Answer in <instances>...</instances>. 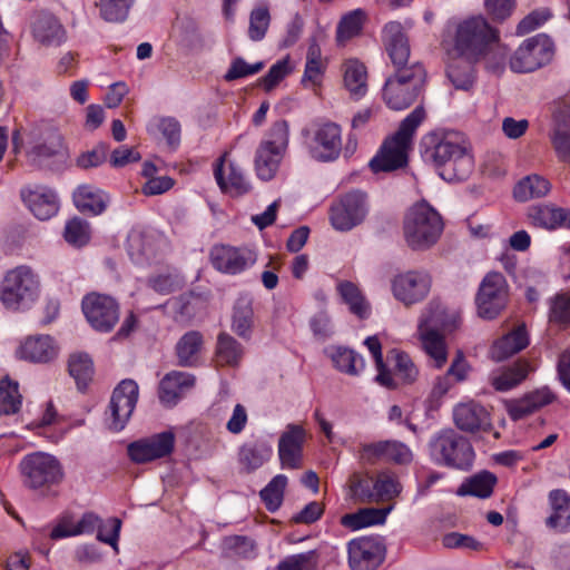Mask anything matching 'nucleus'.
Listing matches in <instances>:
<instances>
[{"label": "nucleus", "mask_w": 570, "mask_h": 570, "mask_svg": "<svg viewBox=\"0 0 570 570\" xmlns=\"http://www.w3.org/2000/svg\"><path fill=\"white\" fill-rule=\"evenodd\" d=\"M449 37L456 56L470 61H484L485 67L493 72L503 68L507 52L501 45L500 31L483 16L454 22Z\"/></svg>", "instance_id": "obj_1"}, {"label": "nucleus", "mask_w": 570, "mask_h": 570, "mask_svg": "<svg viewBox=\"0 0 570 570\" xmlns=\"http://www.w3.org/2000/svg\"><path fill=\"white\" fill-rule=\"evenodd\" d=\"M460 321L459 314L449 313L445 306L436 299L431 301L423 311L417 334L422 347L433 362L434 367L441 368L446 363L448 352L443 334L454 331Z\"/></svg>", "instance_id": "obj_2"}, {"label": "nucleus", "mask_w": 570, "mask_h": 570, "mask_svg": "<svg viewBox=\"0 0 570 570\" xmlns=\"http://www.w3.org/2000/svg\"><path fill=\"white\" fill-rule=\"evenodd\" d=\"M421 146L424 160L442 168L440 176L445 180H464L473 170L472 155L465 146L450 137L440 138L436 134H429Z\"/></svg>", "instance_id": "obj_3"}, {"label": "nucleus", "mask_w": 570, "mask_h": 570, "mask_svg": "<svg viewBox=\"0 0 570 570\" xmlns=\"http://www.w3.org/2000/svg\"><path fill=\"white\" fill-rule=\"evenodd\" d=\"M425 116L424 108L417 106L401 121L395 134L384 140L379 153L370 161L373 173H390L407 165V154L412 147L413 136Z\"/></svg>", "instance_id": "obj_4"}, {"label": "nucleus", "mask_w": 570, "mask_h": 570, "mask_svg": "<svg viewBox=\"0 0 570 570\" xmlns=\"http://www.w3.org/2000/svg\"><path fill=\"white\" fill-rule=\"evenodd\" d=\"M443 232L441 215L426 202L409 208L403 220V236L413 250H426L436 244Z\"/></svg>", "instance_id": "obj_5"}, {"label": "nucleus", "mask_w": 570, "mask_h": 570, "mask_svg": "<svg viewBox=\"0 0 570 570\" xmlns=\"http://www.w3.org/2000/svg\"><path fill=\"white\" fill-rule=\"evenodd\" d=\"M426 71L420 61L411 63L410 69H401L390 76L383 87V100L393 110L410 107L422 91Z\"/></svg>", "instance_id": "obj_6"}, {"label": "nucleus", "mask_w": 570, "mask_h": 570, "mask_svg": "<svg viewBox=\"0 0 570 570\" xmlns=\"http://www.w3.org/2000/svg\"><path fill=\"white\" fill-rule=\"evenodd\" d=\"M20 473L23 485L30 490H47L63 479L60 462L43 452L26 455L20 462Z\"/></svg>", "instance_id": "obj_7"}, {"label": "nucleus", "mask_w": 570, "mask_h": 570, "mask_svg": "<svg viewBox=\"0 0 570 570\" xmlns=\"http://www.w3.org/2000/svg\"><path fill=\"white\" fill-rule=\"evenodd\" d=\"M430 446L432 455L446 466L468 470L473 464L474 451L470 441L453 430L440 432Z\"/></svg>", "instance_id": "obj_8"}, {"label": "nucleus", "mask_w": 570, "mask_h": 570, "mask_svg": "<svg viewBox=\"0 0 570 570\" xmlns=\"http://www.w3.org/2000/svg\"><path fill=\"white\" fill-rule=\"evenodd\" d=\"M38 285L30 267L18 266L6 274L0 286V301L7 308L17 311L35 299Z\"/></svg>", "instance_id": "obj_9"}, {"label": "nucleus", "mask_w": 570, "mask_h": 570, "mask_svg": "<svg viewBox=\"0 0 570 570\" xmlns=\"http://www.w3.org/2000/svg\"><path fill=\"white\" fill-rule=\"evenodd\" d=\"M554 55L552 40L544 33L525 39L510 58L515 72H532L548 65Z\"/></svg>", "instance_id": "obj_10"}, {"label": "nucleus", "mask_w": 570, "mask_h": 570, "mask_svg": "<svg viewBox=\"0 0 570 570\" xmlns=\"http://www.w3.org/2000/svg\"><path fill=\"white\" fill-rule=\"evenodd\" d=\"M367 214V194L355 189L345 193L332 205L330 219L336 230L347 232L362 224Z\"/></svg>", "instance_id": "obj_11"}, {"label": "nucleus", "mask_w": 570, "mask_h": 570, "mask_svg": "<svg viewBox=\"0 0 570 570\" xmlns=\"http://www.w3.org/2000/svg\"><path fill=\"white\" fill-rule=\"evenodd\" d=\"M509 288L501 273H489L482 279L475 296L478 315L484 320H494L505 308Z\"/></svg>", "instance_id": "obj_12"}, {"label": "nucleus", "mask_w": 570, "mask_h": 570, "mask_svg": "<svg viewBox=\"0 0 570 570\" xmlns=\"http://www.w3.org/2000/svg\"><path fill=\"white\" fill-rule=\"evenodd\" d=\"M81 309L87 322L97 332L108 333L119 321V304L110 295L91 292L83 296Z\"/></svg>", "instance_id": "obj_13"}, {"label": "nucleus", "mask_w": 570, "mask_h": 570, "mask_svg": "<svg viewBox=\"0 0 570 570\" xmlns=\"http://www.w3.org/2000/svg\"><path fill=\"white\" fill-rule=\"evenodd\" d=\"M213 267L218 272L236 275L255 264L257 255L247 247L215 245L209 253Z\"/></svg>", "instance_id": "obj_14"}, {"label": "nucleus", "mask_w": 570, "mask_h": 570, "mask_svg": "<svg viewBox=\"0 0 570 570\" xmlns=\"http://www.w3.org/2000/svg\"><path fill=\"white\" fill-rule=\"evenodd\" d=\"M138 400V385L134 380H122L114 390L110 404V428L120 431L130 419Z\"/></svg>", "instance_id": "obj_15"}, {"label": "nucleus", "mask_w": 570, "mask_h": 570, "mask_svg": "<svg viewBox=\"0 0 570 570\" xmlns=\"http://www.w3.org/2000/svg\"><path fill=\"white\" fill-rule=\"evenodd\" d=\"M352 570H375L384 559L385 548L377 538L362 537L347 544Z\"/></svg>", "instance_id": "obj_16"}, {"label": "nucleus", "mask_w": 570, "mask_h": 570, "mask_svg": "<svg viewBox=\"0 0 570 570\" xmlns=\"http://www.w3.org/2000/svg\"><path fill=\"white\" fill-rule=\"evenodd\" d=\"M431 287L429 274L420 271H409L396 275L392 281V291L396 299L405 305L422 301Z\"/></svg>", "instance_id": "obj_17"}, {"label": "nucleus", "mask_w": 570, "mask_h": 570, "mask_svg": "<svg viewBox=\"0 0 570 570\" xmlns=\"http://www.w3.org/2000/svg\"><path fill=\"white\" fill-rule=\"evenodd\" d=\"M174 433L166 431L130 443L127 452L131 461L146 463L170 454L174 450Z\"/></svg>", "instance_id": "obj_18"}, {"label": "nucleus", "mask_w": 570, "mask_h": 570, "mask_svg": "<svg viewBox=\"0 0 570 570\" xmlns=\"http://www.w3.org/2000/svg\"><path fill=\"white\" fill-rule=\"evenodd\" d=\"M453 420L459 430L468 433L492 430L490 412L475 401L458 404L453 410Z\"/></svg>", "instance_id": "obj_19"}, {"label": "nucleus", "mask_w": 570, "mask_h": 570, "mask_svg": "<svg viewBox=\"0 0 570 570\" xmlns=\"http://www.w3.org/2000/svg\"><path fill=\"white\" fill-rule=\"evenodd\" d=\"M383 40L395 71L410 69L413 61H410L411 49L402 24L396 21L386 23L383 29Z\"/></svg>", "instance_id": "obj_20"}, {"label": "nucleus", "mask_w": 570, "mask_h": 570, "mask_svg": "<svg viewBox=\"0 0 570 570\" xmlns=\"http://www.w3.org/2000/svg\"><path fill=\"white\" fill-rule=\"evenodd\" d=\"M305 430L301 425L288 424L278 442V455L283 468L298 469L302 466Z\"/></svg>", "instance_id": "obj_21"}, {"label": "nucleus", "mask_w": 570, "mask_h": 570, "mask_svg": "<svg viewBox=\"0 0 570 570\" xmlns=\"http://www.w3.org/2000/svg\"><path fill=\"white\" fill-rule=\"evenodd\" d=\"M556 400L554 393L547 386L524 394L522 397L505 402V410L513 421L522 420Z\"/></svg>", "instance_id": "obj_22"}, {"label": "nucleus", "mask_w": 570, "mask_h": 570, "mask_svg": "<svg viewBox=\"0 0 570 570\" xmlns=\"http://www.w3.org/2000/svg\"><path fill=\"white\" fill-rule=\"evenodd\" d=\"M31 30L36 41L46 47L60 46L66 40L63 26L48 11L33 13Z\"/></svg>", "instance_id": "obj_23"}, {"label": "nucleus", "mask_w": 570, "mask_h": 570, "mask_svg": "<svg viewBox=\"0 0 570 570\" xmlns=\"http://www.w3.org/2000/svg\"><path fill=\"white\" fill-rule=\"evenodd\" d=\"M21 197L31 213L41 220L51 218L58 212L57 195L48 187L23 188Z\"/></svg>", "instance_id": "obj_24"}, {"label": "nucleus", "mask_w": 570, "mask_h": 570, "mask_svg": "<svg viewBox=\"0 0 570 570\" xmlns=\"http://www.w3.org/2000/svg\"><path fill=\"white\" fill-rule=\"evenodd\" d=\"M58 348L49 335H36L27 337L19 348V358L32 363H48L56 358Z\"/></svg>", "instance_id": "obj_25"}, {"label": "nucleus", "mask_w": 570, "mask_h": 570, "mask_svg": "<svg viewBox=\"0 0 570 570\" xmlns=\"http://www.w3.org/2000/svg\"><path fill=\"white\" fill-rule=\"evenodd\" d=\"M534 367L527 360H518L509 366L494 371L489 376L490 384L499 392H507L521 384Z\"/></svg>", "instance_id": "obj_26"}, {"label": "nucleus", "mask_w": 570, "mask_h": 570, "mask_svg": "<svg viewBox=\"0 0 570 570\" xmlns=\"http://www.w3.org/2000/svg\"><path fill=\"white\" fill-rule=\"evenodd\" d=\"M227 157V153L223 154L216 161L214 168L215 179L219 188L224 193H229L234 196H240L250 190V184L246 180L242 169L234 163L228 165V176H224V165Z\"/></svg>", "instance_id": "obj_27"}, {"label": "nucleus", "mask_w": 570, "mask_h": 570, "mask_svg": "<svg viewBox=\"0 0 570 570\" xmlns=\"http://www.w3.org/2000/svg\"><path fill=\"white\" fill-rule=\"evenodd\" d=\"M528 345L529 336L525 325L520 324L493 343L490 348V355L493 361L501 362L521 352Z\"/></svg>", "instance_id": "obj_28"}, {"label": "nucleus", "mask_w": 570, "mask_h": 570, "mask_svg": "<svg viewBox=\"0 0 570 570\" xmlns=\"http://www.w3.org/2000/svg\"><path fill=\"white\" fill-rule=\"evenodd\" d=\"M255 327V314L253 299L247 296L237 298L233 306L230 316V330L239 338L249 341Z\"/></svg>", "instance_id": "obj_29"}, {"label": "nucleus", "mask_w": 570, "mask_h": 570, "mask_svg": "<svg viewBox=\"0 0 570 570\" xmlns=\"http://www.w3.org/2000/svg\"><path fill=\"white\" fill-rule=\"evenodd\" d=\"M62 137L52 128H46L38 135H35L32 146L28 151V157L33 164H41L43 160L56 156L62 149Z\"/></svg>", "instance_id": "obj_30"}, {"label": "nucleus", "mask_w": 570, "mask_h": 570, "mask_svg": "<svg viewBox=\"0 0 570 570\" xmlns=\"http://www.w3.org/2000/svg\"><path fill=\"white\" fill-rule=\"evenodd\" d=\"M551 142L558 158L561 161L570 163V100L556 115Z\"/></svg>", "instance_id": "obj_31"}, {"label": "nucleus", "mask_w": 570, "mask_h": 570, "mask_svg": "<svg viewBox=\"0 0 570 570\" xmlns=\"http://www.w3.org/2000/svg\"><path fill=\"white\" fill-rule=\"evenodd\" d=\"M528 218L533 226L554 229L558 227L570 228V209L540 205L529 208Z\"/></svg>", "instance_id": "obj_32"}, {"label": "nucleus", "mask_w": 570, "mask_h": 570, "mask_svg": "<svg viewBox=\"0 0 570 570\" xmlns=\"http://www.w3.org/2000/svg\"><path fill=\"white\" fill-rule=\"evenodd\" d=\"M195 384V376L179 371H173L164 376L159 383V400L167 406L176 404L180 393Z\"/></svg>", "instance_id": "obj_33"}, {"label": "nucleus", "mask_w": 570, "mask_h": 570, "mask_svg": "<svg viewBox=\"0 0 570 570\" xmlns=\"http://www.w3.org/2000/svg\"><path fill=\"white\" fill-rule=\"evenodd\" d=\"M315 141L320 153L317 157L322 160H334L338 157L342 148L341 128L334 122L322 125L316 134Z\"/></svg>", "instance_id": "obj_34"}, {"label": "nucleus", "mask_w": 570, "mask_h": 570, "mask_svg": "<svg viewBox=\"0 0 570 570\" xmlns=\"http://www.w3.org/2000/svg\"><path fill=\"white\" fill-rule=\"evenodd\" d=\"M73 202L80 212L99 215L107 207L108 196L94 186L81 185L73 193Z\"/></svg>", "instance_id": "obj_35"}, {"label": "nucleus", "mask_w": 570, "mask_h": 570, "mask_svg": "<svg viewBox=\"0 0 570 570\" xmlns=\"http://www.w3.org/2000/svg\"><path fill=\"white\" fill-rule=\"evenodd\" d=\"M244 355L243 345L230 334L222 332L217 336L215 362L219 366H237Z\"/></svg>", "instance_id": "obj_36"}, {"label": "nucleus", "mask_w": 570, "mask_h": 570, "mask_svg": "<svg viewBox=\"0 0 570 570\" xmlns=\"http://www.w3.org/2000/svg\"><path fill=\"white\" fill-rule=\"evenodd\" d=\"M204 338L200 332L185 333L176 344L175 351L180 366H195L203 350Z\"/></svg>", "instance_id": "obj_37"}, {"label": "nucleus", "mask_w": 570, "mask_h": 570, "mask_svg": "<svg viewBox=\"0 0 570 570\" xmlns=\"http://www.w3.org/2000/svg\"><path fill=\"white\" fill-rule=\"evenodd\" d=\"M273 453L272 446L262 441L245 443L238 453L239 463L247 473L262 466L269 460Z\"/></svg>", "instance_id": "obj_38"}, {"label": "nucleus", "mask_w": 570, "mask_h": 570, "mask_svg": "<svg viewBox=\"0 0 570 570\" xmlns=\"http://www.w3.org/2000/svg\"><path fill=\"white\" fill-rule=\"evenodd\" d=\"M375 478L368 473L354 472L347 480L348 497L355 503H375Z\"/></svg>", "instance_id": "obj_39"}, {"label": "nucleus", "mask_w": 570, "mask_h": 570, "mask_svg": "<svg viewBox=\"0 0 570 570\" xmlns=\"http://www.w3.org/2000/svg\"><path fill=\"white\" fill-rule=\"evenodd\" d=\"M478 62L460 56L450 62L446 75L456 89L469 90L472 88L475 79L474 65Z\"/></svg>", "instance_id": "obj_40"}, {"label": "nucleus", "mask_w": 570, "mask_h": 570, "mask_svg": "<svg viewBox=\"0 0 570 570\" xmlns=\"http://www.w3.org/2000/svg\"><path fill=\"white\" fill-rule=\"evenodd\" d=\"M344 83L355 98H361L367 90V72L365 66L358 60H347L343 65Z\"/></svg>", "instance_id": "obj_41"}, {"label": "nucleus", "mask_w": 570, "mask_h": 570, "mask_svg": "<svg viewBox=\"0 0 570 570\" xmlns=\"http://www.w3.org/2000/svg\"><path fill=\"white\" fill-rule=\"evenodd\" d=\"M284 153L277 148L259 145L255 156V170L263 180H271L275 177Z\"/></svg>", "instance_id": "obj_42"}, {"label": "nucleus", "mask_w": 570, "mask_h": 570, "mask_svg": "<svg viewBox=\"0 0 570 570\" xmlns=\"http://www.w3.org/2000/svg\"><path fill=\"white\" fill-rule=\"evenodd\" d=\"M551 189L549 180L539 175L522 178L513 189V196L519 202L544 197Z\"/></svg>", "instance_id": "obj_43"}, {"label": "nucleus", "mask_w": 570, "mask_h": 570, "mask_svg": "<svg viewBox=\"0 0 570 570\" xmlns=\"http://www.w3.org/2000/svg\"><path fill=\"white\" fill-rule=\"evenodd\" d=\"M337 291L353 314L360 318H366L370 315V304L354 283L348 281L341 282L337 285Z\"/></svg>", "instance_id": "obj_44"}, {"label": "nucleus", "mask_w": 570, "mask_h": 570, "mask_svg": "<svg viewBox=\"0 0 570 570\" xmlns=\"http://www.w3.org/2000/svg\"><path fill=\"white\" fill-rule=\"evenodd\" d=\"M495 483V475L491 472L483 471L471 476L466 482L462 483L458 490V494L473 495L485 499L492 494Z\"/></svg>", "instance_id": "obj_45"}, {"label": "nucleus", "mask_w": 570, "mask_h": 570, "mask_svg": "<svg viewBox=\"0 0 570 570\" xmlns=\"http://www.w3.org/2000/svg\"><path fill=\"white\" fill-rule=\"evenodd\" d=\"M549 504L553 513L546 520L549 528L556 529L561 525V519L568 513L563 528L570 527V495L561 489L552 490L549 493Z\"/></svg>", "instance_id": "obj_46"}, {"label": "nucleus", "mask_w": 570, "mask_h": 570, "mask_svg": "<svg viewBox=\"0 0 570 570\" xmlns=\"http://www.w3.org/2000/svg\"><path fill=\"white\" fill-rule=\"evenodd\" d=\"M365 13L361 9L353 10L343 16L336 28V41L344 46L348 40L358 36L362 31Z\"/></svg>", "instance_id": "obj_47"}, {"label": "nucleus", "mask_w": 570, "mask_h": 570, "mask_svg": "<svg viewBox=\"0 0 570 570\" xmlns=\"http://www.w3.org/2000/svg\"><path fill=\"white\" fill-rule=\"evenodd\" d=\"M69 373L75 379L78 389L83 390L94 374L92 361L87 354H73L69 358Z\"/></svg>", "instance_id": "obj_48"}, {"label": "nucleus", "mask_w": 570, "mask_h": 570, "mask_svg": "<svg viewBox=\"0 0 570 570\" xmlns=\"http://www.w3.org/2000/svg\"><path fill=\"white\" fill-rule=\"evenodd\" d=\"M21 394L18 383L9 379L0 380V415L14 414L20 410Z\"/></svg>", "instance_id": "obj_49"}, {"label": "nucleus", "mask_w": 570, "mask_h": 570, "mask_svg": "<svg viewBox=\"0 0 570 570\" xmlns=\"http://www.w3.org/2000/svg\"><path fill=\"white\" fill-rule=\"evenodd\" d=\"M375 503L392 500L401 493L402 487L396 475L382 471L375 476Z\"/></svg>", "instance_id": "obj_50"}, {"label": "nucleus", "mask_w": 570, "mask_h": 570, "mask_svg": "<svg viewBox=\"0 0 570 570\" xmlns=\"http://www.w3.org/2000/svg\"><path fill=\"white\" fill-rule=\"evenodd\" d=\"M286 485L287 478L278 474L261 491L259 495L268 511L275 512L281 507Z\"/></svg>", "instance_id": "obj_51"}, {"label": "nucleus", "mask_w": 570, "mask_h": 570, "mask_svg": "<svg viewBox=\"0 0 570 570\" xmlns=\"http://www.w3.org/2000/svg\"><path fill=\"white\" fill-rule=\"evenodd\" d=\"M332 360L340 371L350 375H357L364 368L363 357L346 347H337Z\"/></svg>", "instance_id": "obj_52"}, {"label": "nucleus", "mask_w": 570, "mask_h": 570, "mask_svg": "<svg viewBox=\"0 0 570 570\" xmlns=\"http://www.w3.org/2000/svg\"><path fill=\"white\" fill-rule=\"evenodd\" d=\"M320 554L316 550L292 554L276 566V570H316Z\"/></svg>", "instance_id": "obj_53"}, {"label": "nucleus", "mask_w": 570, "mask_h": 570, "mask_svg": "<svg viewBox=\"0 0 570 570\" xmlns=\"http://www.w3.org/2000/svg\"><path fill=\"white\" fill-rule=\"evenodd\" d=\"M63 237L73 247H82L90 240V226L86 220L75 217L67 222Z\"/></svg>", "instance_id": "obj_54"}, {"label": "nucleus", "mask_w": 570, "mask_h": 570, "mask_svg": "<svg viewBox=\"0 0 570 570\" xmlns=\"http://www.w3.org/2000/svg\"><path fill=\"white\" fill-rule=\"evenodd\" d=\"M271 14L266 6L254 8L249 14L248 37L253 41L262 40L269 27Z\"/></svg>", "instance_id": "obj_55"}, {"label": "nucleus", "mask_w": 570, "mask_h": 570, "mask_svg": "<svg viewBox=\"0 0 570 570\" xmlns=\"http://www.w3.org/2000/svg\"><path fill=\"white\" fill-rule=\"evenodd\" d=\"M134 0H100V16L108 22L124 21Z\"/></svg>", "instance_id": "obj_56"}, {"label": "nucleus", "mask_w": 570, "mask_h": 570, "mask_svg": "<svg viewBox=\"0 0 570 570\" xmlns=\"http://www.w3.org/2000/svg\"><path fill=\"white\" fill-rule=\"evenodd\" d=\"M261 145L277 148L278 151L285 153L288 145V125L285 120H278L273 124L269 129L268 138Z\"/></svg>", "instance_id": "obj_57"}, {"label": "nucleus", "mask_w": 570, "mask_h": 570, "mask_svg": "<svg viewBox=\"0 0 570 570\" xmlns=\"http://www.w3.org/2000/svg\"><path fill=\"white\" fill-rule=\"evenodd\" d=\"M395 356V373L403 383L411 384L416 381L419 376V370L411 360V357L402 352H394Z\"/></svg>", "instance_id": "obj_58"}, {"label": "nucleus", "mask_w": 570, "mask_h": 570, "mask_svg": "<svg viewBox=\"0 0 570 570\" xmlns=\"http://www.w3.org/2000/svg\"><path fill=\"white\" fill-rule=\"evenodd\" d=\"M264 68L263 62L247 63L243 58H235L224 76L226 81H233L246 76L255 75Z\"/></svg>", "instance_id": "obj_59"}, {"label": "nucleus", "mask_w": 570, "mask_h": 570, "mask_svg": "<svg viewBox=\"0 0 570 570\" xmlns=\"http://www.w3.org/2000/svg\"><path fill=\"white\" fill-rule=\"evenodd\" d=\"M291 70L288 58L282 59L271 67L268 72L261 79V85L266 91H269L282 81Z\"/></svg>", "instance_id": "obj_60"}, {"label": "nucleus", "mask_w": 570, "mask_h": 570, "mask_svg": "<svg viewBox=\"0 0 570 570\" xmlns=\"http://www.w3.org/2000/svg\"><path fill=\"white\" fill-rule=\"evenodd\" d=\"M129 254L150 258L154 256L151 238L142 233H132L128 238Z\"/></svg>", "instance_id": "obj_61"}, {"label": "nucleus", "mask_w": 570, "mask_h": 570, "mask_svg": "<svg viewBox=\"0 0 570 570\" xmlns=\"http://www.w3.org/2000/svg\"><path fill=\"white\" fill-rule=\"evenodd\" d=\"M550 18L551 12L549 9L534 10L519 22L517 32L518 35H527L542 26Z\"/></svg>", "instance_id": "obj_62"}, {"label": "nucleus", "mask_w": 570, "mask_h": 570, "mask_svg": "<svg viewBox=\"0 0 570 570\" xmlns=\"http://www.w3.org/2000/svg\"><path fill=\"white\" fill-rule=\"evenodd\" d=\"M549 318L554 323H567L570 320V297L564 294L557 295L550 305Z\"/></svg>", "instance_id": "obj_63"}, {"label": "nucleus", "mask_w": 570, "mask_h": 570, "mask_svg": "<svg viewBox=\"0 0 570 570\" xmlns=\"http://www.w3.org/2000/svg\"><path fill=\"white\" fill-rule=\"evenodd\" d=\"M227 550L240 557H250L255 550V543L252 539L243 535H232L224 540Z\"/></svg>", "instance_id": "obj_64"}]
</instances>
